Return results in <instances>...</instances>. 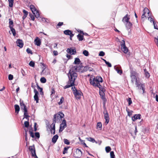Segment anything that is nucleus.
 <instances>
[{
    "instance_id": "obj_57",
    "label": "nucleus",
    "mask_w": 158,
    "mask_h": 158,
    "mask_svg": "<svg viewBox=\"0 0 158 158\" xmlns=\"http://www.w3.org/2000/svg\"><path fill=\"white\" fill-rule=\"evenodd\" d=\"M23 12L24 14V15H26V16H27V15L28 14V12L26 10H23Z\"/></svg>"
},
{
    "instance_id": "obj_4",
    "label": "nucleus",
    "mask_w": 158,
    "mask_h": 158,
    "mask_svg": "<svg viewBox=\"0 0 158 158\" xmlns=\"http://www.w3.org/2000/svg\"><path fill=\"white\" fill-rule=\"evenodd\" d=\"M130 77L131 79V81L132 83H134V82L138 80L137 77L139 76V74L135 71L132 70L130 72Z\"/></svg>"
},
{
    "instance_id": "obj_31",
    "label": "nucleus",
    "mask_w": 158,
    "mask_h": 158,
    "mask_svg": "<svg viewBox=\"0 0 158 158\" xmlns=\"http://www.w3.org/2000/svg\"><path fill=\"white\" fill-rule=\"evenodd\" d=\"M24 118H25L27 119H28L29 116L27 115V110L25 109L24 110Z\"/></svg>"
},
{
    "instance_id": "obj_5",
    "label": "nucleus",
    "mask_w": 158,
    "mask_h": 158,
    "mask_svg": "<svg viewBox=\"0 0 158 158\" xmlns=\"http://www.w3.org/2000/svg\"><path fill=\"white\" fill-rule=\"evenodd\" d=\"M73 93L77 99H80L83 94L79 89H73Z\"/></svg>"
},
{
    "instance_id": "obj_15",
    "label": "nucleus",
    "mask_w": 158,
    "mask_h": 158,
    "mask_svg": "<svg viewBox=\"0 0 158 158\" xmlns=\"http://www.w3.org/2000/svg\"><path fill=\"white\" fill-rule=\"evenodd\" d=\"M121 49L124 53H127L128 52V50L126 46L124 41H123V43L121 45Z\"/></svg>"
},
{
    "instance_id": "obj_48",
    "label": "nucleus",
    "mask_w": 158,
    "mask_h": 158,
    "mask_svg": "<svg viewBox=\"0 0 158 158\" xmlns=\"http://www.w3.org/2000/svg\"><path fill=\"white\" fill-rule=\"evenodd\" d=\"M29 64L30 66L34 67L35 66V63L31 61L29 62Z\"/></svg>"
},
{
    "instance_id": "obj_30",
    "label": "nucleus",
    "mask_w": 158,
    "mask_h": 158,
    "mask_svg": "<svg viewBox=\"0 0 158 158\" xmlns=\"http://www.w3.org/2000/svg\"><path fill=\"white\" fill-rule=\"evenodd\" d=\"M15 111L16 113H18L19 111V107L18 105H15Z\"/></svg>"
},
{
    "instance_id": "obj_35",
    "label": "nucleus",
    "mask_w": 158,
    "mask_h": 158,
    "mask_svg": "<svg viewBox=\"0 0 158 158\" xmlns=\"http://www.w3.org/2000/svg\"><path fill=\"white\" fill-rule=\"evenodd\" d=\"M9 2V6L10 7H12L13 5L14 0H8Z\"/></svg>"
},
{
    "instance_id": "obj_9",
    "label": "nucleus",
    "mask_w": 158,
    "mask_h": 158,
    "mask_svg": "<svg viewBox=\"0 0 158 158\" xmlns=\"http://www.w3.org/2000/svg\"><path fill=\"white\" fill-rule=\"evenodd\" d=\"M105 90V89H99V94L101 97V98L103 99L104 101V106L105 105V102L106 100L104 93Z\"/></svg>"
},
{
    "instance_id": "obj_26",
    "label": "nucleus",
    "mask_w": 158,
    "mask_h": 158,
    "mask_svg": "<svg viewBox=\"0 0 158 158\" xmlns=\"http://www.w3.org/2000/svg\"><path fill=\"white\" fill-rule=\"evenodd\" d=\"M51 127V133L53 134H54L55 133V124L52 125V126Z\"/></svg>"
},
{
    "instance_id": "obj_59",
    "label": "nucleus",
    "mask_w": 158,
    "mask_h": 158,
    "mask_svg": "<svg viewBox=\"0 0 158 158\" xmlns=\"http://www.w3.org/2000/svg\"><path fill=\"white\" fill-rule=\"evenodd\" d=\"M30 136L33 138L34 137V135L33 132L30 131H29Z\"/></svg>"
},
{
    "instance_id": "obj_36",
    "label": "nucleus",
    "mask_w": 158,
    "mask_h": 158,
    "mask_svg": "<svg viewBox=\"0 0 158 158\" xmlns=\"http://www.w3.org/2000/svg\"><path fill=\"white\" fill-rule=\"evenodd\" d=\"M144 72H145V77L147 78H148L149 77V76H150V75H149V73H148V72L147 71L146 69H144Z\"/></svg>"
},
{
    "instance_id": "obj_25",
    "label": "nucleus",
    "mask_w": 158,
    "mask_h": 158,
    "mask_svg": "<svg viewBox=\"0 0 158 158\" xmlns=\"http://www.w3.org/2000/svg\"><path fill=\"white\" fill-rule=\"evenodd\" d=\"M58 138V136L57 135H55L52 139V143H55L56 142Z\"/></svg>"
},
{
    "instance_id": "obj_44",
    "label": "nucleus",
    "mask_w": 158,
    "mask_h": 158,
    "mask_svg": "<svg viewBox=\"0 0 158 158\" xmlns=\"http://www.w3.org/2000/svg\"><path fill=\"white\" fill-rule=\"evenodd\" d=\"M105 150H106V152L108 153L110 151L111 149L110 147L107 146V147H106Z\"/></svg>"
},
{
    "instance_id": "obj_33",
    "label": "nucleus",
    "mask_w": 158,
    "mask_h": 158,
    "mask_svg": "<svg viewBox=\"0 0 158 158\" xmlns=\"http://www.w3.org/2000/svg\"><path fill=\"white\" fill-rule=\"evenodd\" d=\"M126 111L129 117L131 116L132 114L133 111L132 110H129L128 109L126 108Z\"/></svg>"
},
{
    "instance_id": "obj_47",
    "label": "nucleus",
    "mask_w": 158,
    "mask_h": 158,
    "mask_svg": "<svg viewBox=\"0 0 158 158\" xmlns=\"http://www.w3.org/2000/svg\"><path fill=\"white\" fill-rule=\"evenodd\" d=\"M64 101V98L63 97H62L60 100V101L58 102V104L59 105L61 104Z\"/></svg>"
},
{
    "instance_id": "obj_29",
    "label": "nucleus",
    "mask_w": 158,
    "mask_h": 158,
    "mask_svg": "<svg viewBox=\"0 0 158 158\" xmlns=\"http://www.w3.org/2000/svg\"><path fill=\"white\" fill-rule=\"evenodd\" d=\"M80 62L81 61L79 58H76L75 59V60L73 64H79Z\"/></svg>"
},
{
    "instance_id": "obj_3",
    "label": "nucleus",
    "mask_w": 158,
    "mask_h": 158,
    "mask_svg": "<svg viewBox=\"0 0 158 158\" xmlns=\"http://www.w3.org/2000/svg\"><path fill=\"white\" fill-rule=\"evenodd\" d=\"M64 117V114L60 112H59L58 114H54V115L53 122L51 125L50 127H51L52 125H55L56 123H58L60 122V121L61 120V118H63Z\"/></svg>"
},
{
    "instance_id": "obj_39",
    "label": "nucleus",
    "mask_w": 158,
    "mask_h": 158,
    "mask_svg": "<svg viewBox=\"0 0 158 158\" xmlns=\"http://www.w3.org/2000/svg\"><path fill=\"white\" fill-rule=\"evenodd\" d=\"M35 17L37 18H38L40 17V13L39 11L38 10H36L35 12V14H34Z\"/></svg>"
},
{
    "instance_id": "obj_43",
    "label": "nucleus",
    "mask_w": 158,
    "mask_h": 158,
    "mask_svg": "<svg viewBox=\"0 0 158 158\" xmlns=\"http://www.w3.org/2000/svg\"><path fill=\"white\" fill-rule=\"evenodd\" d=\"M110 158H115V155L113 151H111L110 152Z\"/></svg>"
},
{
    "instance_id": "obj_28",
    "label": "nucleus",
    "mask_w": 158,
    "mask_h": 158,
    "mask_svg": "<svg viewBox=\"0 0 158 158\" xmlns=\"http://www.w3.org/2000/svg\"><path fill=\"white\" fill-rule=\"evenodd\" d=\"M86 139L89 141L93 143L95 142L97 143V142L93 138L91 137H89L86 138Z\"/></svg>"
},
{
    "instance_id": "obj_17",
    "label": "nucleus",
    "mask_w": 158,
    "mask_h": 158,
    "mask_svg": "<svg viewBox=\"0 0 158 158\" xmlns=\"http://www.w3.org/2000/svg\"><path fill=\"white\" fill-rule=\"evenodd\" d=\"M35 44L37 46H40L41 45V39L37 37L34 40Z\"/></svg>"
},
{
    "instance_id": "obj_1",
    "label": "nucleus",
    "mask_w": 158,
    "mask_h": 158,
    "mask_svg": "<svg viewBox=\"0 0 158 158\" xmlns=\"http://www.w3.org/2000/svg\"><path fill=\"white\" fill-rule=\"evenodd\" d=\"M75 69H73L71 67L70 70L69 71V72L68 74V75L69 78V81L67 84L64 86L65 89L69 88L70 87H71V89H73V86L74 89H76L74 86V83L77 77V74L76 72L74 70Z\"/></svg>"
},
{
    "instance_id": "obj_37",
    "label": "nucleus",
    "mask_w": 158,
    "mask_h": 158,
    "mask_svg": "<svg viewBox=\"0 0 158 158\" xmlns=\"http://www.w3.org/2000/svg\"><path fill=\"white\" fill-rule=\"evenodd\" d=\"M151 92L153 94V97L156 98V101L158 102V96L157 94H155V93L153 92V91L152 90Z\"/></svg>"
},
{
    "instance_id": "obj_11",
    "label": "nucleus",
    "mask_w": 158,
    "mask_h": 158,
    "mask_svg": "<svg viewBox=\"0 0 158 158\" xmlns=\"http://www.w3.org/2000/svg\"><path fill=\"white\" fill-rule=\"evenodd\" d=\"M66 51L67 52L71 55H74L76 54L77 52L75 48H68Z\"/></svg>"
},
{
    "instance_id": "obj_52",
    "label": "nucleus",
    "mask_w": 158,
    "mask_h": 158,
    "mask_svg": "<svg viewBox=\"0 0 158 158\" xmlns=\"http://www.w3.org/2000/svg\"><path fill=\"white\" fill-rule=\"evenodd\" d=\"M26 51L28 53H30L31 54H32L33 53L32 52V51L29 48H28L27 50Z\"/></svg>"
},
{
    "instance_id": "obj_54",
    "label": "nucleus",
    "mask_w": 158,
    "mask_h": 158,
    "mask_svg": "<svg viewBox=\"0 0 158 158\" xmlns=\"http://www.w3.org/2000/svg\"><path fill=\"white\" fill-rule=\"evenodd\" d=\"M153 23L154 25V28L156 29H158L157 25L154 21H153Z\"/></svg>"
},
{
    "instance_id": "obj_8",
    "label": "nucleus",
    "mask_w": 158,
    "mask_h": 158,
    "mask_svg": "<svg viewBox=\"0 0 158 158\" xmlns=\"http://www.w3.org/2000/svg\"><path fill=\"white\" fill-rule=\"evenodd\" d=\"M29 149L31 152L32 156L35 157V158H38V157L36 154L34 146L33 145L32 146H30L29 148Z\"/></svg>"
},
{
    "instance_id": "obj_50",
    "label": "nucleus",
    "mask_w": 158,
    "mask_h": 158,
    "mask_svg": "<svg viewBox=\"0 0 158 158\" xmlns=\"http://www.w3.org/2000/svg\"><path fill=\"white\" fill-rule=\"evenodd\" d=\"M105 55V53L103 51H101L99 52V56H104Z\"/></svg>"
},
{
    "instance_id": "obj_49",
    "label": "nucleus",
    "mask_w": 158,
    "mask_h": 158,
    "mask_svg": "<svg viewBox=\"0 0 158 158\" xmlns=\"http://www.w3.org/2000/svg\"><path fill=\"white\" fill-rule=\"evenodd\" d=\"M69 148H64V151H63V154H65L66 153H67V151L69 149Z\"/></svg>"
},
{
    "instance_id": "obj_51",
    "label": "nucleus",
    "mask_w": 158,
    "mask_h": 158,
    "mask_svg": "<svg viewBox=\"0 0 158 158\" xmlns=\"http://www.w3.org/2000/svg\"><path fill=\"white\" fill-rule=\"evenodd\" d=\"M64 142L65 143V144H67V145H69L70 144V142L69 141L66 139H64Z\"/></svg>"
},
{
    "instance_id": "obj_40",
    "label": "nucleus",
    "mask_w": 158,
    "mask_h": 158,
    "mask_svg": "<svg viewBox=\"0 0 158 158\" xmlns=\"http://www.w3.org/2000/svg\"><path fill=\"white\" fill-rule=\"evenodd\" d=\"M83 54L85 56H88L89 55V53L86 50H85L83 52Z\"/></svg>"
},
{
    "instance_id": "obj_38",
    "label": "nucleus",
    "mask_w": 158,
    "mask_h": 158,
    "mask_svg": "<svg viewBox=\"0 0 158 158\" xmlns=\"http://www.w3.org/2000/svg\"><path fill=\"white\" fill-rule=\"evenodd\" d=\"M9 27L10 28V27H13V20H11L10 19H9Z\"/></svg>"
},
{
    "instance_id": "obj_2",
    "label": "nucleus",
    "mask_w": 158,
    "mask_h": 158,
    "mask_svg": "<svg viewBox=\"0 0 158 158\" xmlns=\"http://www.w3.org/2000/svg\"><path fill=\"white\" fill-rule=\"evenodd\" d=\"M103 82V80L102 77L100 76H97L94 78L92 80H90V83L95 88H98L99 89H103L100 82L102 83Z\"/></svg>"
},
{
    "instance_id": "obj_53",
    "label": "nucleus",
    "mask_w": 158,
    "mask_h": 158,
    "mask_svg": "<svg viewBox=\"0 0 158 158\" xmlns=\"http://www.w3.org/2000/svg\"><path fill=\"white\" fill-rule=\"evenodd\" d=\"M24 124L26 127H28L29 126V123L28 121H25Z\"/></svg>"
},
{
    "instance_id": "obj_34",
    "label": "nucleus",
    "mask_w": 158,
    "mask_h": 158,
    "mask_svg": "<svg viewBox=\"0 0 158 158\" xmlns=\"http://www.w3.org/2000/svg\"><path fill=\"white\" fill-rule=\"evenodd\" d=\"M10 29L11 32L13 33V35L14 36H15L16 35V31L15 29L13 27H10Z\"/></svg>"
},
{
    "instance_id": "obj_22",
    "label": "nucleus",
    "mask_w": 158,
    "mask_h": 158,
    "mask_svg": "<svg viewBox=\"0 0 158 158\" xmlns=\"http://www.w3.org/2000/svg\"><path fill=\"white\" fill-rule=\"evenodd\" d=\"M141 115L139 114H136L133 117H132V120L133 121H135L138 119H140L141 118Z\"/></svg>"
},
{
    "instance_id": "obj_23",
    "label": "nucleus",
    "mask_w": 158,
    "mask_h": 158,
    "mask_svg": "<svg viewBox=\"0 0 158 158\" xmlns=\"http://www.w3.org/2000/svg\"><path fill=\"white\" fill-rule=\"evenodd\" d=\"M20 106L21 109L23 110L27 109L26 108V106L23 103V101H20Z\"/></svg>"
},
{
    "instance_id": "obj_19",
    "label": "nucleus",
    "mask_w": 158,
    "mask_h": 158,
    "mask_svg": "<svg viewBox=\"0 0 158 158\" xmlns=\"http://www.w3.org/2000/svg\"><path fill=\"white\" fill-rule=\"evenodd\" d=\"M147 13L148 16H149V10L147 8H145L143 10V13L142 15V19H143L146 17L145 14Z\"/></svg>"
},
{
    "instance_id": "obj_60",
    "label": "nucleus",
    "mask_w": 158,
    "mask_h": 158,
    "mask_svg": "<svg viewBox=\"0 0 158 158\" xmlns=\"http://www.w3.org/2000/svg\"><path fill=\"white\" fill-rule=\"evenodd\" d=\"M21 72L23 76H25L26 75L23 69H21Z\"/></svg>"
},
{
    "instance_id": "obj_6",
    "label": "nucleus",
    "mask_w": 158,
    "mask_h": 158,
    "mask_svg": "<svg viewBox=\"0 0 158 158\" xmlns=\"http://www.w3.org/2000/svg\"><path fill=\"white\" fill-rule=\"evenodd\" d=\"M103 107L104 108V111L103 113L104 114V118L106 120L105 123L107 124L109 122L110 118L108 113L106 110L105 105L103 106Z\"/></svg>"
},
{
    "instance_id": "obj_14",
    "label": "nucleus",
    "mask_w": 158,
    "mask_h": 158,
    "mask_svg": "<svg viewBox=\"0 0 158 158\" xmlns=\"http://www.w3.org/2000/svg\"><path fill=\"white\" fill-rule=\"evenodd\" d=\"M130 19V15L127 14L123 18L122 21L124 23H126L129 22Z\"/></svg>"
},
{
    "instance_id": "obj_18",
    "label": "nucleus",
    "mask_w": 158,
    "mask_h": 158,
    "mask_svg": "<svg viewBox=\"0 0 158 158\" xmlns=\"http://www.w3.org/2000/svg\"><path fill=\"white\" fill-rule=\"evenodd\" d=\"M17 45L20 48H22L23 47V41L19 39H18L16 42Z\"/></svg>"
},
{
    "instance_id": "obj_45",
    "label": "nucleus",
    "mask_w": 158,
    "mask_h": 158,
    "mask_svg": "<svg viewBox=\"0 0 158 158\" xmlns=\"http://www.w3.org/2000/svg\"><path fill=\"white\" fill-rule=\"evenodd\" d=\"M80 141L81 142V143L83 144L84 145H85L86 147H87V146L86 145V143H85L84 141L81 139L80 137L79 138Z\"/></svg>"
},
{
    "instance_id": "obj_61",
    "label": "nucleus",
    "mask_w": 158,
    "mask_h": 158,
    "mask_svg": "<svg viewBox=\"0 0 158 158\" xmlns=\"http://www.w3.org/2000/svg\"><path fill=\"white\" fill-rule=\"evenodd\" d=\"M106 64L107 65L108 67H111L112 66L111 64L109 62H107Z\"/></svg>"
},
{
    "instance_id": "obj_7",
    "label": "nucleus",
    "mask_w": 158,
    "mask_h": 158,
    "mask_svg": "<svg viewBox=\"0 0 158 158\" xmlns=\"http://www.w3.org/2000/svg\"><path fill=\"white\" fill-rule=\"evenodd\" d=\"M72 67L73 68V69H75L74 70L76 72H79L81 73H83V66H82V65L81 64L80 65L78 66H73V65Z\"/></svg>"
},
{
    "instance_id": "obj_55",
    "label": "nucleus",
    "mask_w": 158,
    "mask_h": 158,
    "mask_svg": "<svg viewBox=\"0 0 158 158\" xmlns=\"http://www.w3.org/2000/svg\"><path fill=\"white\" fill-rule=\"evenodd\" d=\"M13 78V75L11 74H9L8 76V79L10 80H12Z\"/></svg>"
},
{
    "instance_id": "obj_56",
    "label": "nucleus",
    "mask_w": 158,
    "mask_h": 158,
    "mask_svg": "<svg viewBox=\"0 0 158 158\" xmlns=\"http://www.w3.org/2000/svg\"><path fill=\"white\" fill-rule=\"evenodd\" d=\"M127 101L128 102V105H130L132 103V101L131 99V98H129L128 100Z\"/></svg>"
},
{
    "instance_id": "obj_41",
    "label": "nucleus",
    "mask_w": 158,
    "mask_h": 158,
    "mask_svg": "<svg viewBox=\"0 0 158 158\" xmlns=\"http://www.w3.org/2000/svg\"><path fill=\"white\" fill-rule=\"evenodd\" d=\"M40 81L42 83H45L46 81V80L45 77H43L41 78Z\"/></svg>"
},
{
    "instance_id": "obj_62",
    "label": "nucleus",
    "mask_w": 158,
    "mask_h": 158,
    "mask_svg": "<svg viewBox=\"0 0 158 158\" xmlns=\"http://www.w3.org/2000/svg\"><path fill=\"white\" fill-rule=\"evenodd\" d=\"M35 136L38 138H39L40 137V134L39 132H36L35 134Z\"/></svg>"
},
{
    "instance_id": "obj_12",
    "label": "nucleus",
    "mask_w": 158,
    "mask_h": 158,
    "mask_svg": "<svg viewBox=\"0 0 158 158\" xmlns=\"http://www.w3.org/2000/svg\"><path fill=\"white\" fill-rule=\"evenodd\" d=\"M82 152L81 150L78 148L76 149L75 153L74 154L75 157L76 158H80L81 156Z\"/></svg>"
},
{
    "instance_id": "obj_42",
    "label": "nucleus",
    "mask_w": 158,
    "mask_h": 158,
    "mask_svg": "<svg viewBox=\"0 0 158 158\" xmlns=\"http://www.w3.org/2000/svg\"><path fill=\"white\" fill-rule=\"evenodd\" d=\"M90 68V67H88V66H87L84 67H83V73L84 72L87 71L88 70H89Z\"/></svg>"
},
{
    "instance_id": "obj_13",
    "label": "nucleus",
    "mask_w": 158,
    "mask_h": 158,
    "mask_svg": "<svg viewBox=\"0 0 158 158\" xmlns=\"http://www.w3.org/2000/svg\"><path fill=\"white\" fill-rule=\"evenodd\" d=\"M135 82V84L136 85L137 87L139 89H144V85L141 83L138 80L136 81Z\"/></svg>"
},
{
    "instance_id": "obj_64",
    "label": "nucleus",
    "mask_w": 158,
    "mask_h": 158,
    "mask_svg": "<svg viewBox=\"0 0 158 158\" xmlns=\"http://www.w3.org/2000/svg\"><path fill=\"white\" fill-rule=\"evenodd\" d=\"M53 52V54H54V55L56 56V55H58V52H57V51H54Z\"/></svg>"
},
{
    "instance_id": "obj_21",
    "label": "nucleus",
    "mask_w": 158,
    "mask_h": 158,
    "mask_svg": "<svg viewBox=\"0 0 158 158\" xmlns=\"http://www.w3.org/2000/svg\"><path fill=\"white\" fill-rule=\"evenodd\" d=\"M125 24V27L127 30L129 31V30L131 28L132 26V24L130 22L126 23Z\"/></svg>"
},
{
    "instance_id": "obj_24",
    "label": "nucleus",
    "mask_w": 158,
    "mask_h": 158,
    "mask_svg": "<svg viewBox=\"0 0 158 158\" xmlns=\"http://www.w3.org/2000/svg\"><path fill=\"white\" fill-rule=\"evenodd\" d=\"M64 33L65 35H69L73 33L72 32L69 30H67L64 31Z\"/></svg>"
},
{
    "instance_id": "obj_20",
    "label": "nucleus",
    "mask_w": 158,
    "mask_h": 158,
    "mask_svg": "<svg viewBox=\"0 0 158 158\" xmlns=\"http://www.w3.org/2000/svg\"><path fill=\"white\" fill-rule=\"evenodd\" d=\"M34 93L35 94L34 97V99L36 101V102L38 103L39 101V98L38 97L39 92L36 89H34Z\"/></svg>"
},
{
    "instance_id": "obj_27",
    "label": "nucleus",
    "mask_w": 158,
    "mask_h": 158,
    "mask_svg": "<svg viewBox=\"0 0 158 158\" xmlns=\"http://www.w3.org/2000/svg\"><path fill=\"white\" fill-rule=\"evenodd\" d=\"M30 8L33 14H35V11L36 10L34 6L33 5H31L30 6Z\"/></svg>"
},
{
    "instance_id": "obj_58",
    "label": "nucleus",
    "mask_w": 158,
    "mask_h": 158,
    "mask_svg": "<svg viewBox=\"0 0 158 158\" xmlns=\"http://www.w3.org/2000/svg\"><path fill=\"white\" fill-rule=\"evenodd\" d=\"M29 16H30V18H31V20L33 21L35 19V17H34V15H32V14L30 13Z\"/></svg>"
},
{
    "instance_id": "obj_46",
    "label": "nucleus",
    "mask_w": 158,
    "mask_h": 158,
    "mask_svg": "<svg viewBox=\"0 0 158 158\" xmlns=\"http://www.w3.org/2000/svg\"><path fill=\"white\" fill-rule=\"evenodd\" d=\"M97 127L99 128L100 129L102 128V124L101 122H98L97 124Z\"/></svg>"
},
{
    "instance_id": "obj_63",
    "label": "nucleus",
    "mask_w": 158,
    "mask_h": 158,
    "mask_svg": "<svg viewBox=\"0 0 158 158\" xmlns=\"http://www.w3.org/2000/svg\"><path fill=\"white\" fill-rule=\"evenodd\" d=\"M148 20L151 22H153V21H154V20H153V19L152 18V17H148Z\"/></svg>"
},
{
    "instance_id": "obj_32",
    "label": "nucleus",
    "mask_w": 158,
    "mask_h": 158,
    "mask_svg": "<svg viewBox=\"0 0 158 158\" xmlns=\"http://www.w3.org/2000/svg\"><path fill=\"white\" fill-rule=\"evenodd\" d=\"M77 36L79 41H82L83 39L84 36L83 35H81L80 34H78L77 35Z\"/></svg>"
},
{
    "instance_id": "obj_16",
    "label": "nucleus",
    "mask_w": 158,
    "mask_h": 158,
    "mask_svg": "<svg viewBox=\"0 0 158 158\" xmlns=\"http://www.w3.org/2000/svg\"><path fill=\"white\" fill-rule=\"evenodd\" d=\"M114 69L118 74L121 75L123 71L121 69H120L121 67L120 66L115 65L114 66Z\"/></svg>"
},
{
    "instance_id": "obj_10",
    "label": "nucleus",
    "mask_w": 158,
    "mask_h": 158,
    "mask_svg": "<svg viewBox=\"0 0 158 158\" xmlns=\"http://www.w3.org/2000/svg\"><path fill=\"white\" fill-rule=\"evenodd\" d=\"M66 121L64 119L62 121L61 123L60 124L59 132H62L66 127Z\"/></svg>"
}]
</instances>
